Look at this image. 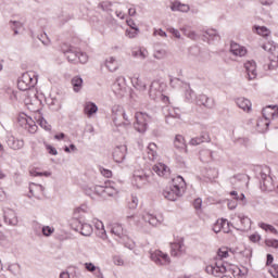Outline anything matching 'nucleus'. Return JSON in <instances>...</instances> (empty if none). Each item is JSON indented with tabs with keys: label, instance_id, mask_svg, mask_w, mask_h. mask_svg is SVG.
Segmentation results:
<instances>
[{
	"label": "nucleus",
	"instance_id": "obj_1",
	"mask_svg": "<svg viewBox=\"0 0 278 278\" xmlns=\"http://www.w3.org/2000/svg\"><path fill=\"white\" fill-rule=\"evenodd\" d=\"M184 188H186V180H184V177L177 176L172 180V185L163 191V197L167 201H177L181 197Z\"/></svg>",
	"mask_w": 278,
	"mask_h": 278
},
{
	"label": "nucleus",
	"instance_id": "obj_2",
	"mask_svg": "<svg viewBox=\"0 0 278 278\" xmlns=\"http://www.w3.org/2000/svg\"><path fill=\"white\" fill-rule=\"evenodd\" d=\"M61 51L71 64H86L88 62V54L80 52L73 46L63 45Z\"/></svg>",
	"mask_w": 278,
	"mask_h": 278
},
{
	"label": "nucleus",
	"instance_id": "obj_3",
	"mask_svg": "<svg viewBox=\"0 0 278 278\" xmlns=\"http://www.w3.org/2000/svg\"><path fill=\"white\" fill-rule=\"evenodd\" d=\"M36 84H38V76L34 72H26L17 80V88L25 92L35 88Z\"/></svg>",
	"mask_w": 278,
	"mask_h": 278
},
{
	"label": "nucleus",
	"instance_id": "obj_4",
	"mask_svg": "<svg viewBox=\"0 0 278 278\" xmlns=\"http://www.w3.org/2000/svg\"><path fill=\"white\" fill-rule=\"evenodd\" d=\"M89 190L90 192L98 194V197H102V199H108V197H116V194H118V188L112 182H110L109 186L97 185Z\"/></svg>",
	"mask_w": 278,
	"mask_h": 278
},
{
	"label": "nucleus",
	"instance_id": "obj_5",
	"mask_svg": "<svg viewBox=\"0 0 278 278\" xmlns=\"http://www.w3.org/2000/svg\"><path fill=\"white\" fill-rule=\"evenodd\" d=\"M261 190L262 192H273L275 190V184L270 176V167L265 166L261 173Z\"/></svg>",
	"mask_w": 278,
	"mask_h": 278
},
{
	"label": "nucleus",
	"instance_id": "obj_6",
	"mask_svg": "<svg viewBox=\"0 0 278 278\" xmlns=\"http://www.w3.org/2000/svg\"><path fill=\"white\" fill-rule=\"evenodd\" d=\"M136 123L134 124L135 129L139 134H144L149 129V123H151V116L144 112H137L135 114Z\"/></svg>",
	"mask_w": 278,
	"mask_h": 278
},
{
	"label": "nucleus",
	"instance_id": "obj_7",
	"mask_svg": "<svg viewBox=\"0 0 278 278\" xmlns=\"http://www.w3.org/2000/svg\"><path fill=\"white\" fill-rule=\"evenodd\" d=\"M150 257L154 264L157 266H168L170 264V257L168 254L160 251V250H154L153 252H150Z\"/></svg>",
	"mask_w": 278,
	"mask_h": 278
},
{
	"label": "nucleus",
	"instance_id": "obj_8",
	"mask_svg": "<svg viewBox=\"0 0 278 278\" xmlns=\"http://www.w3.org/2000/svg\"><path fill=\"white\" fill-rule=\"evenodd\" d=\"M162 90V84L160 81H152L149 90L150 98H152L153 101H155V99H163V101H168V97L164 96Z\"/></svg>",
	"mask_w": 278,
	"mask_h": 278
},
{
	"label": "nucleus",
	"instance_id": "obj_9",
	"mask_svg": "<svg viewBox=\"0 0 278 278\" xmlns=\"http://www.w3.org/2000/svg\"><path fill=\"white\" fill-rule=\"evenodd\" d=\"M72 226L74 227L75 231H79L81 236H92V226L87 223H81L78 218L74 219L72 223Z\"/></svg>",
	"mask_w": 278,
	"mask_h": 278
},
{
	"label": "nucleus",
	"instance_id": "obj_10",
	"mask_svg": "<svg viewBox=\"0 0 278 278\" xmlns=\"http://www.w3.org/2000/svg\"><path fill=\"white\" fill-rule=\"evenodd\" d=\"M18 123L24 126L25 129H28L30 134H36L38 130V126L36 125V121L27 115H21L18 118Z\"/></svg>",
	"mask_w": 278,
	"mask_h": 278
},
{
	"label": "nucleus",
	"instance_id": "obj_11",
	"mask_svg": "<svg viewBox=\"0 0 278 278\" xmlns=\"http://www.w3.org/2000/svg\"><path fill=\"white\" fill-rule=\"evenodd\" d=\"M126 85H125V77L121 76L117 77L114 84L112 85V90L116 97L119 99L125 97V90H126Z\"/></svg>",
	"mask_w": 278,
	"mask_h": 278
},
{
	"label": "nucleus",
	"instance_id": "obj_12",
	"mask_svg": "<svg viewBox=\"0 0 278 278\" xmlns=\"http://www.w3.org/2000/svg\"><path fill=\"white\" fill-rule=\"evenodd\" d=\"M150 179H151L150 175H147L143 173L135 174L132 179V185H135L136 188H144V186L149 184Z\"/></svg>",
	"mask_w": 278,
	"mask_h": 278
},
{
	"label": "nucleus",
	"instance_id": "obj_13",
	"mask_svg": "<svg viewBox=\"0 0 278 278\" xmlns=\"http://www.w3.org/2000/svg\"><path fill=\"white\" fill-rule=\"evenodd\" d=\"M207 275H213V277H220V275H225L227 273V267L225 265H207L205 268Z\"/></svg>",
	"mask_w": 278,
	"mask_h": 278
},
{
	"label": "nucleus",
	"instance_id": "obj_14",
	"mask_svg": "<svg viewBox=\"0 0 278 278\" xmlns=\"http://www.w3.org/2000/svg\"><path fill=\"white\" fill-rule=\"evenodd\" d=\"M111 233L119 238V240H127V230H125L123 225L119 223H114L111 225Z\"/></svg>",
	"mask_w": 278,
	"mask_h": 278
},
{
	"label": "nucleus",
	"instance_id": "obj_15",
	"mask_svg": "<svg viewBox=\"0 0 278 278\" xmlns=\"http://www.w3.org/2000/svg\"><path fill=\"white\" fill-rule=\"evenodd\" d=\"M249 81H253L257 77V65L255 61H248L244 64Z\"/></svg>",
	"mask_w": 278,
	"mask_h": 278
},
{
	"label": "nucleus",
	"instance_id": "obj_16",
	"mask_svg": "<svg viewBox=\"0 0 278 278\" xmlns=\"http://www.w3.org/2000/svg\"><path fill=\"white\" fill-rule=\"evenodd\" d=\"M127 155V147L125 146H118L113 151V160L114 162H117V164H121L125 160Z\"/></svg>",
	"mask_w": 278,
	"mask_h": 278
},
{
	"label": "nucleus",
	"instance_id": "obj_17",
	"mask_svg": "<svg viewBox=\"0 0 278 278\" xmlns=\"http://www.w3.org/2000/svg\"><path fill=\"white\" fill-rule=\"evenodd\" d=\"M4 223H7V225H18V218L16 217V212H14V210L12 208H7L4 211Z\"/></svg>",
	"mask_w": 278,
	"mask_h": 278
},
{
	"label": "nucleus",
	"instance_id": "obj_18",
	"mask_svg": "<svg viewBox=\"0 0 278 278\" xmlns=\"http://www.w3.org/2000/svg\"><path fill=\"white\" fill-rule=\"evenodd\" d=\"M230 53L237 58H244L247 55V48H244V46H240V43L231 41Z\"/></svg>",
	"mask_w": 278,
	"mask_h": 278
},
{
	"label": "nucleus",
	"instance_id": "obj_19",
	"mask_svg": "<svg viewBox=\"0 0 278 278\" xmlns=\"http://www.w3.org/2000/svg\"><path fill=\"white\" fill-rule=\"evenodd\" d=\"M7 144L10 149H13V151H20V149L25 147V141H23V139H16L14 136H10L7 140Z\"/></svg>",
	"mask_w": 278,
	"mask_h": 278
},
{
	"label": "nucleus",
	"instance_id": "obj_20",
	"mask_svg": "<svg viewBox=\"0 0 278 278\" xmlns=\"http://www.w3.org/2000/svg\"><path fill=\"white\" fill-rule=\"evenodd\" d=\"M143 220L144 223H149L152 227H157L159 225H162L164 218L147 213L143 215Z\"/></svg>",
	"mask_w": 278,
	"mask_h": 278
},
{
	"label": "nucleus",
	"instance_id": "obj_21",
	"mask_svg": "<svg viewBox=\"0 0 278 278\" xmlns=\"http://www.w3.org/2000/svg\"><path fill=\"white\" fill-rule=\"evenodd\" d=\"M153 170L159 177H168V175H170V168L163 163L154 165Z\"/></svg>",
	"mask_w": 278,
	"mask_h": 278
},
{
	"label": "nucleus",
	"instance_id": "obj_22",
	"mask_svg": "<svg viewBox=\"0 0 278 278\" xmlns=\"http://www.w3.org/2000/svg\"><path fill=\"white\" fill-rule=\"evenodd\" d=\"M197 104L198 105H203L204 108L212 109V108H214V100L208 98L205 94H200L197 98Z\"/></svg>",
	"mask_w": 278,
	"mask_h": 278
},
{
	"label": "nucleus",
	"instance_id": "obj_23",
	"mask_svg": "<svg viewBox=\"0 0 278 278\" xmlns=\"http://www.w3.org/2000/svg\"><path fill=\"white\" fill-rule=\"evenodd\" d=\"M170 249L173 257H179V255H184V253H186V250H184V241L172 243Z\"/></svg>",
	"mask_w": 278,
	"mask_h": 278
},
{
	"label": "nucleus",
	"instance_id": "obj_24",
	"mask_svg": "<svg viewBox=\"0 0 278 278\" xmlns=\"http://www.w3.org/2000/svg\"><path fill=\"white\" fill-rule=\"evenodd\" d=\"M239 223L240 226L238 228L239 231H249L251 229V218L244 216V215H239Z\"/></svg>",
	"mask_w": 278,
	"mask_h": 278
},
{
	"label": "nucleus",
	"instance_id": "obj_25",
	"mask_svg": "<svg viewBox=\"0 0 278 278\" xmlns=\"http://www.w3.org/2000/svg\"><path fill=\"white\" fill-rule=\"evenodd\" d=\"M116 112H118L121 114V116L126 122V125H131V121H134V113H131L130 110L125 111V109H123V106H117Z\"/></svg>",
	"mask_w": 278,
	"mask_h": 278
},
{
	"label": "nucleus",
	"instance_id": "obj_26",
	"mask_svg": "<svg viewBox=\"0 0 278 278\" xmlns=\"http://www.w3.org/2000/svg\"><path fill=\"white\" fill-rule=\"evenodd\" d=\"M174 147L175 149H178V151H184L185 153H188V150L186 149V139H184V136L176 135L174 139Z\"/></svg>",
	"mask_w": 278,
	"mask_h": 278
},
{
	"label": "nucleus",
	"instance_id": "obj_27",
	"mask_svg": "<svg viewBox=\"0 0 278 278\" xmlns=\"http://www.w3.org/2000/svg\"><path fill=\"white\" fill-rule=\"evenodd\" d=\"M93 225L96 229L99 231L98 232L99 238H101L102 240H108V232L105 231V226L103 225V222L96 219L93 222Z\"/></svg>",
	"mask_w": 278,
	"mask_h": 278
},
{
	"label": "nucleus",
	"instance_id": "obj_28",
	"mask_svg": "<svg viewBox=\"0 0 278 278\" xmlns=\"http://www.w3.org/2000/svg\"><path fill=\"white\" fill-rule=\"evenodd\" d=\"M236 103L238 105V108H240V110H243V112H251V100L247 99V98H238L236 100Z\"/></svg>",
	"mask_w": 278,
	"mask_h": 278
},
{
	"label": "nucleus",
	"instance_id": "obj_29",
	"mask_svg": "<svg viewBox=\"0 0 278 278\" xmlns=\"http://www.w3.org/2000/svg\"><path fill=\"white\" fill-rule=\"evenodd\" d=\"M202 36L212 42V40H220V35H218V30L216 29H206L203 30Z\"/></svg>",
	"mask_w": 278,
	"mask_h": 278
},
{
	"label": "nucleus",
	"instance_id": "obj_30",
	"mask_svg": "<svg viewBox=\"0 0 278 278\" xmlns=\"http://www.w3.org/2000/svg\"><path fill=\"white\" fill-rule=\"evenodd\" d=\"M170 10L173 12H190V5L175 1L172 3Z\"/></svg>",
	"mask_w": 278,
	"mask_h": 278
},
{
	"label": "nucleus",
	"instance_id": "obj_31",
	"mask_svg": "<svg viewBox=\"0 0 278 278\" xmlns=\"http://www.w3.org/2000/svg\"><path fill=\"white\" fill-rule=\"evenodd\" d=\"M84 112L88 116V118H90L92 114H97V112H99V108L94 102H87L85 104Z\"/></svg>",
	"mask_w": 278,
	"mask_h": 278
},
{
	"label": "nucleus",
	"instance_id": "obj_32",
	"mask_svg": "<svg viewBox=\"0 0 278 278\" xmlns=\"http://www.w3.org/2000/svg\"><path fill=\"white\" fill-rule=\"evenodd\" d=\"M74 92H80L84 88V79L80 76H74L71 80Z\"/></svg>",
	"mask_w": 278,
	"mask_h": 278
},
{
	"label": "nucleus",
	"instance_id": "obj_33",
	"mask_svg": "<svg viewBox=\"0 0 278 278\" xmlns=\"http://www.w3.org/2000/svg\"><path fill=\"white\" fill-rule=\"evenodd\" d=\"M200 160L204 163L212 162L214 160V152L212 150L200 151Z\"/></svg>",
	"mask_w": 278,
	"mask_h": 278
},
{
	"label": "nucleus",
	"instance_id": "obj_34",
	"mask_svg": "<svg viewBox=\"0 0 278 278\" xmlns=\"http://www.w3.org/2000/svg\"><path fill=\"white\" fill-rule=\"evenodd\" d=\"M105 66L111 73H114V71H118V61L114 56H110L106 59Z\"/></svg>",
	"mask_w": 278,
	"mask_h": 278
},
{
	"label": "nucleus",
	"instance_id": "obj_35",
	"mask_svg": "<svg viewBox=\"0 0 278 278\" xmlns=\"http://www.w3.org/2000/svg\"><path fill=\"white\" fill-rule=\"evenodd\" d=\"M148 159L150 160V162H153L157 159V144L150 143L148 146Z\"/></svg>",
	"mask_w": 278,
	"mask_h": 278
},
{
	"label": "nucleus",
	"instance_id": "obj_36",
	"mask_svg": "<svg viewBox=\"0 0 278 278\" xmlns=\"http://www.w3.org/2000/svg\"><path fill=\"white\" fill-rule=\"evenodd\" d=\"M132 58H138L139 60H147L149 58V51L144 48L132 51Z\"/></svg>",
	"mask_w": 278,
	"mask_h": 278
},
{
	"label": "nucleus",
	"instance_id": "obj_37",
	"mask_svg": "<svg viewBox=\"0 0 278 278\" xmlns=\"http://www.w3.org/2000/svg\"><path fill=\"white\" fill-rule=\"evenodd\" d=\"M225 225H229V222L227 219L217 220L213 226L214 233H220V231H223V229L225 228Z\"/></svg>",
	"mask_w": 278,
	"mask_h": 278
},
{
	"label": "nucleus",
	"instance_id": "obj_38",
	"mask_svg": "<svg viewBox=\"0 0 278 278\" xmlns=\"http://www.w3.org/2000/svg\"><path fill=\"white\" fill-rule=\"evenodd\" d=\"M132 86L137 90H140L141 92L147 90V84L144 81H142V79H140V78L132 79Z\"/></svg>",
	"mask_w": 278,
	"mask_h": 278
},
{
	"label": "nucleus",
	"instance_id": "obj_39",
	"mask_svg": "<svg viewBox=\"0 0 278 278\" xmlns=\"http://www.w3.org/2000/svg\"><path fill=\"white\" fill-rule=\"evenodd\" d=\"M262 49H264V51H267V53L273 54L277 51V46H275V42L273 41H267L262 45Z\"/></svg>",
	"mask_w": 278,
	"mask_h": 278
},
{
	"label": "nucleus",
	"instance_id": "obj_40",
	"mask_svg": "<svg viewBox=\"0 0 278 278\" xmlns=\"http://www.w3.org/2000/svg\"><path fill=\"white\" fill-rule=\"evenodd\" d=\"M37 123L46 131H51V125L47 122V119H45V117H42V115L38 114Z\"/></svg>",
	"mask_w": 278,
	"mask_h": 278
},
{
	"label": "nucleus",
	"instance_id": "obj_41",
	"mask_svg": "<svg viewBox=\"0 0 278 278\" xmlns=\"http://www.w3.org/2000/svg\"><path fill=\"white\" fill-rule=\"evenodd\" d=\"M269 62L264 64L263 68L264 71H277L278 68V59L277 61L273 60V59H268Z\"/></svg>",
	"mask_w": 278,
	"mask_h": 278
},
{
	"label": "nucleus",
	"instance_id": "obj_42",
	"mask_svg": "<svg viewBox=\"0 0 278 278\" xmlns=\"http://www.w3.org/2000/svg\"><path fill=\"white\" fill-rule=\"evenodd\" d=\"M165 118L168 125H175V121H179V118H181V115L179 113H169Z\"/></svg>",
	"mask_w": 278,
	"mask_h": 278
},
{
	"label": "nucleus",
	"instance_id": "obj_43",
	"mask_svg": "<svg viewBox=\"0 0 278 278\" xmlns=\"http://www.w3.org/2000/svg\"><path fill=\"white\" fill-rule=\"evenodd\" d=\"M255 29L258 36H263L264 38H266L267 36H270V30L267 29L266 26H255Z\"/></svg>",
	"mask_w": 278,
	"mask_h": 278
},
{
	"label": "nucleus",
	"instance_id": "obj_44",
	"mask_svg": "<svg viewBox=\"0 0 278 278\" xmlns=\"http://www.w3.org/2000/svg\"><path fill=\"white\" fill-rule=\"evenodd\" d=\"M260 227H261V229H264V231H270V233H274L275 236H278L277 228L274 227L273 225H268V224L262 223L260 225Z\"/></svg>",
	"mask_w": 278,
	"mask_h": 278
},
{
	"label": "nucleus",
	"instance_id": "obj_45",
	"mask_svg": "<svg viewBox=\"0 0 278 278\" xmlns=\"http://www.w3.org/2000/svg\"><path fill=\"white\" fill-rule=\"evenodd\" d=\"M8 270H10V273H12V275H21V265L15 263V264H11L8 267Z\"/></svg>",
	"mask_w": 278,
	"mask_h": 278
},
{
	"label": "nucleus",
	"instance_id": "obj_46",
	"mask_svg": "<svg viewBox=\"0 0 278 278\" xmlns=\"http://www.w3.org/2000/svg\"><path fill=\"white\" fill-rule=\"evenodd\" d=\"M166 55H167V52L165 49L155 50L153 53V58H155V60H164Z\"/></svg>",
	"mask_w": 278,
	"mask_h": 278
},
{
	"label": "nucleus",
	"instance_id": "obj_47",
	"mask_svg": "<svg viewBox=\"0 0 278 278\" xmlns=\"http://www.w3.org/2000/svg\"><path fill=\"white\" fill-rule=\"evenodd\" d=\"M98 8L100 10H103V12H110L112 10V2L110 1H103L98 4Z\"/></svg>",
	"mask_w": 278,
	"mask_h": 278
},
{
	"label": "nucleus",
	"instance_id": "obj_48",
	"mask_svg": "<svg viewBox=\"0 0 278 278\" xmlns=\"http://www.w3.org/2000/svg\"><path fill=\"white\" fill-rule=\"evenodd\" d=\"M124 247H126V249H129L130 251H134V249L136 248V243L129 239V237L127 236V239H121Z\"/></svg>",
	"mask_w": 278,
	"mask_h": 278
},
{
	"label": "nucleus",
	"instance_id": "obj_49",
	"mask_svg": "<svg viewBox=\"0 0 278 278\" xmlns=\"http://www.w3.org/2000/svg\"><path fill=\"white\" fill-rule=\"evenodd\" d=\"M181 31L187 36V38H190V40H197V38H199V35H197L194 30L182 28Z\"/></svg>",
	"mask_w": 278,
	"mask_h": 278
},
{
	"label": "nucleus",
	"instance_id": "obj_50",
	"mask_svg": "<svg viewBox=\"0 0 278 278\" xmlns=\"http://www.w3.org/2000/svg\"><path fill=\"white\" fill-rule=\"evenodd\" d=\"M38 40L45 45V47H49L51 45V39H49V36H47V33H43L38 36Z\"/></svg>",
	"mask_w": 278,
	"mask_h": 278
},
{
	"label": "nucleus",
	"instance_id": "obj_51",
	"mask_svg": "<svg viewBox=\"0 0 278 278\" xmlns=\"http://www.w3.org/2000/svg\"><path fill=\"white\" fill-rule=\"evenodd\" d=\"M138 34H140V28H132L126 30V36H128V38H136Z\"/></svg>",
	"mask_w": 278,
	"mask_h": 278
},
{
	"label": "nucleus",
	"instance_id": "obj_52",
	"mask_svg": "<svg viewBox=\"0 0 278 278\" xmlns=\"http://www.w3.org/2000/svg\"><path fill=\"white\" fill-rule=\"evenodd\" d=\"M129 210H136L138 207V197L131 195L130 202H128Z\"/></svg>",
	"mask_w": 278,
	"mask_h": 278
},
{
	"label": "nucleus",
	"instance_id": "obj_53",
	"mask_svg": "<svg viewBox=\"0 0 278 278\" xmlns=\"http://www.w3.org/2000/svg\"><path fill=\"white\" fill-rule=\"evenodd\" d=\"M88 212V205L81 204L78 208L75 210L74 216L77 218V214H86Z\"/></svg>",
	"mask_w": 278,
	"mask_h": 278
},
{
	"label": "nucleus",
	"instance_id": "obj_54",
	"mask_svg": "<svg viewBox=\"0 0 278 278\" xmlns=\"http://www.w3.org/2000/svg\"><path fill=\"white\" fill-rule=\"evenodd\" d=\"M7 92H8V94H10L9 97H10L11 101H18V91H14V90L9 88L7 90Z\"/></svg>",
	"mask_w": 278,
	"mask_h": 278
},
{
	"label": "nucleus",
	"instance_id": "obj_55",
	"mask_svg": "<svg viewBox=\"0 0 278 278\" xmlns=\"http://www.w3.org/2000/svg\"><path fill=\"white\" fill-rule=\"evenodd\" d=\"M266 247H271L273 249H278V240L277 239H267L265 240Z\"/></svg>",
	"mask_w": 278,
	"mask_h": 278
},
{
	"label": "nucleus",
	"instance_id": "obj_56",
	"mask_svg": "<svg viewBox=\"0 0 278 278\" xmlns=\"http://www.w3.org/2000/svg\"><path fill=\"white\" fill-rule=\"evenodd\" d=\"M11 29H22L23 23L18 21H10Z\"/></svg>",
	"mask_w": 278,
	"mask_h": 278
},
{
	"label": "nucleus",
	"instance_id": "obj_57",
	"mask_svg": "<svg viewBox=\"0 0 278 278\" xmlns=\"http://www.w3.org/2000/svg\"><path fill=\"white\" fill-rule=\"evenodd\" d=\"M85 268L88 270V273H96L99 267L92 263H85Z\"/></svg>",
	"mask_w": 278,
	"mask_h": 278
},
{
	"label": "nucleus",
	"instance_id": "obj_58",
	"mask_svg": "<svg viewBox=\"0 0 278 278\" xmlns=\"http://www.w3.org/2000/svg\"><path fill=\"white\" fill-rule=\"evenodd\" d=\"M199 138L202 142H210L212 140L210 138V132H205V131H202Z\"/></svg>",
	"mask_w": 278,
	"mask_h": 278
},
{
	"label": "nucleus",
	"instance_id": "obj_59",
	"mask_svg": "<svg viewBox=\"0 0 278 278\" xmlns=\"http://www.w3.org/2000/svg\"><path fill=\"white\" fill-rule=\"evenodd\" d=\"M185 97L187 99V101H192V99H194V91L190 88H188L185 92Z\"/></svg>",
	"mask_w": 278,
	"mask_h": 278
},
{
	"label": "nucleus",
	"instance_id": "obj_60",
	"mask_svg": "<svg viewBox=\"0 0 278 278\" xmlns=\"http://www.w3.org/2000/svg\"><path fill=\"white\" fill-rule=\"evenodd\" d=\"M217 255H218V257H222V260H223V258L229 256V252L227 251V249L223 248V249L218 250Z\"/></svg>",
	"mask_w": 278,
	"mask_h": 278
},
{
	"label": "nucleus",
	"instance_id": "obj_61",
	"mask_svg": "<svg viewBox=\"0 0 278 278\" xmlns=\"http://www.w3.org/2000/svg\"><path fill=\"white\" fill-rule=\"evenodd\" d=\"M169 84H170L172 88H177V86L181 85V79H179V78H170L169 79Z\"/></svg>",
	"mask_w": 278,
	"mask_h": 278
},
{
	"label": "nucleus",
	"instance_id": "obj_62",
	"mask_svg": "<svg viewBox=\"0 0 278 278\" xmlns=\"http://www.w3.org/2000/svg\"><path fill=\"white\" fill-rule=\"evenodd\" d=\"M53 231H54V229L51 228V227H49V226L42 227V233H43V236L49 237V236H51V233H53Z\"/></svg>",
	"mask_w": 278,
	"mask_h": 278
},
{
	"label": "nucleus",
	"instance_id": "obj_63",
	"mask_svg": "<svg viewBox=\"0 0 278 278\" xmlns=\"http://www.w3.org/2000/svg\"><path fill=\"white\" fill-rule=\"evenodd\" d=\"M115 266H125V261L121 256L113 257Z\"/></svg>",
	"mask_w": 278,
	"mask_h": 278
},
{
	"label": "nucleus",
	"instance_id": "obj_64",
	"mask_svg": "<svg viewBox=\"0 0 278 278\" xmlns=\"http://www.w3.org/2000/svg\"><path fill=\"white\" fill-rule=\"evenodd\" d=\"M269 273L275 278H278V265H273V267L269 269Z\"/></svg>",
	"mask_w": 278,
	"mask_h": 278
}]
</instances>
